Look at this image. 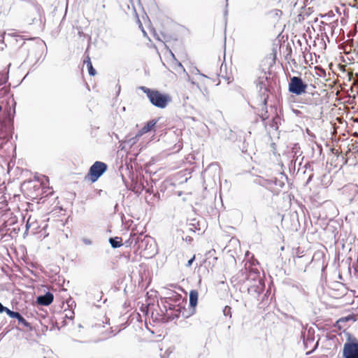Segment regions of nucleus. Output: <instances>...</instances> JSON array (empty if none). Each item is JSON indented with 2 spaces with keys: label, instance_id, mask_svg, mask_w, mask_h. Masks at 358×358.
<instances>
[{
  "label": "nucleus",
  "instance_id": "nucleus-1",
  "mask_svg": "<svg viewBox=\"0 0 358 358\" xmlns=\"http://www.w3.org/2000/svg\"><path fill=\"white\" fill-rule=\"evenodd\" d=\"M268 99V95L265 92L261 93V91H255V94L252 96L251 100L248 102L251 107L254 108H258L261 107L259 110V113L258 114L262 120L264 122L268 118L267 115V100Z\"/></svg>",
  "mask_w": 358,
  "mask_h": 358
},
{
  "label": "nucleus",
  "instance_id": "nucleus-2",
  "mask_svg": "<svg viewBox=\"0 0 358 358\" xmlns=\"http://www.w3.org/2000/svg\"><path fill=\"white\" fill-rule=\"evenodd\" d=\"M146 93L150 103L159 108H164L171 101V97L167 94H162L160 91H143Z\"/></svg>",
  "mask_w": 358,
  "mask_h": 358
},
{
  "label": "nucleus",
  "instance_id": "nucleus-3",
  "mask_svg": "<svg viewBox=\"0 0 358 358\" xmlns=\"http://www.w3.org/2000/svg\"><path fill=\"white\" fill-rule=\"evenodd\" d=\"M106 163L96 161L90 168L88 176L92 182H95L107 171Z\"/></svg>",
  "mask_w": 358,
  "mask_h": 358
},
{
  "label": "nucleus",
  "instance_id": "nucleus-4",
  "mask_svg": "<svg viewBox=\"0 0 358 358\" xmlns=\"http://www.w3.org/2000/svg\"><path fill=\"white\" fill-rule=\"evenodd\" d=\"M271 80L268 73L264 71H259L257 78L255 80V84L259 90H269L273 88L271 86Z\"/></svg>",
  "mask_w": 358,
  "mask_h": 358
},
{
  "label": "nucleus",
  "instance_id": "nucleus-5",
  "mask_svg": "<svg viewBox=\"0 0 358 358\" xmlns=\"http://www.w3.org/2000/svg\"><path fill=\"white\" fill-rule=\"evenodd\" d=\"M247 287L248 293L258 301L260 300L259 297L265 287L264 281L257 280L255 283H248Z\"/></svg>",
  "mask_w": 358,
  "mask_h": 358
},
{
  "label": "nucleus",
  "instance_id": "nucleus-6",
  "mask_svg": "<svg viewBox=\"0 0 358 358\" xmlns=\"http://www.w3.org/2000/svg\"><path fill=\"white\" fill-rule=\"evenodd\" d=\"M343 358H358V341L347 342L343 350Z\"/></svg>",
  "mask_w": 358,
  "mask_h": 358
},
{
  "label": "nucleus",
  "instance_id": "nucleus-7",
  "mask_svg": "<svg viewBox=\"0 0 358 358\" xmlns=\"http://www.w3.org/2000/svg\"><path fill=\"white\" fill-rule=\"evenodd\" d=\"M173 308L174 309L173 311H172L171 313H169L167 310L166 313L164 314V319L166 320V322L172 321L175 319H178L180 317V313H182V317L185 318L189 316V315L185 314L186 310L185 309V308L180 305L173 306Z\"/></svg>",
  "mask_w": 358,
  "mask_h": 358
},
{
  "label": "nucleus",
  "instance_id": "nucleus-8",
  "mask_svg": "<svg viewBox=\"0 0 358 358\" xmlns=\"http://www.w3.org/2000/svg\"><path fill=\"white\" fill-rule=\"evenodd\" d=\"M308 87L307 84L298 76H293L290 78L288 90H306Z\"/></svg>",
  "mask_w": 358,
  "mask_h": 358
},
{
  "label": "nucleus",
  "instance_id": "nucleus-9",
  "mask_svg": "<svg viewBox=\"0 0 358 358\" xmlns=\"http://www.w3.org/2000/svg\"><path fill=\"white\" fill-rule=\"evenodd\" d=\"M87 294L88 295L89 299L99 301L102 298L103 292L99 286L93 285L88 288Z\"/></svg>",
  "mask_w": 358,
  "mask_h": 358
},
{
  "label": "nucleus",
  "instance_id": "nucleus-10",
  "mask_svg": "<svg viewBox=\"0 0 358 358\" xmlns=\"http://www.w3.org/2000/svg\"><path fill=\"white\" fill-rule=\"evenodd\" d=\"M53 299V294L51 292H48L45 294L37 296L36 303L41 306H47L52 303Z\"/></svg>",
  "mask_w": 358,
  "mask_h": 358
},
{
  "label": "nucleus",
  "instance_id": "nucleus-11",
  "mask_svg": "<svg viewBox=\"0 0 358 358\" xmlns=\"http://www.w3.org/2000/svg\"><path fill=\"white\" fill-rule=\"evenodd\" d=\"M263 280L260 276V273L257 269H251L249 271L246 278V283H255V281Z\"/></svg>",
  "mask_w": 358,
  "mask_h": 358
},
{
  "label": "nucleus",
  "instance_id": "nucleus-12",
  "mask_svg": "<svg viewBox=\"0 0 358 358\" xmlns=\"http://www.w3.org/2000/svg\"><path fill=\"white\" fill-rule=\"evenodd\" d=\"M195 71L196 72V78L194 79L197 82L196 85L198 88L200 89L201 87H203L204 86L199 85V82L206 83V82L210 81V79L205 75L200 73L199 71L197 69H195Z\"/></svg>",
  "mask_w": 358,
  "mask_h": 358
},
{
  "label": "nucleus",
  "instance_id": "nucleus-13",
  "mask_svg": "<svg viewBox=\"0 0 358 358\" xmlns=\"http://www.w3.org/2000/svg\"><path fill=\"white\" fill-rule=\"evenodd\" d=\"M198 292L195 289H192L189 292V306L193 308V312L198 302Z\"/></svg>",
  "mask_w": 358,
  "mask_h": 358
},
{
  "label": "nucleus",
  "instance_id": "nucleus-14",
  "mask_svg": "<svg viewBox=\"0 0 358 358\" xmlns=\"http://www.w3.org/2000/svg\"><path fill=\"white\" fill-rule=\"evenodd\" d=\"M157 122V120L153 119L150 121H148L145 126L141 129V134H145L148 133L153 129L155 124Z\"/></svg>",
  "mask_w": 358,
  "mask_h": 358
},
{
  "label": "nucleus",
  "instance_id": "nucleus-15",
  "mask_svg": "<svg viewBox=\"0 0 358 358\" xmlns=\"http://www.w3.org/2000/svg\"><path fill=\"white\" fill-rule=\"evenodd\" d=\"M111 247L114 249L118 248L122 245V238L120 237H111L108 240Z\"/></svg>",
  "mask_w": 358,
  "mask_h": 358
},
{
  "label": "nucleus",
  "instance_id": "nucleus-16",
  "mask_svg": "<svg viewBox=\"0 0 358 358\" xmlns=\"http://www.w3.org/2000/svg\"><path fill=\"white\" fill-rule=\"evenodd\" d=\"M301 336L303 337V345L306 349L308 348L315 341L313 336L308 335L306 338L305 334L302 333Z\"/></svg>",
  "mask_w": 358,
  "mask_h": 358
},
{
  "label": "nucleus",
  "instance_id": "nucleus-17",
  "mask_svg": "<svg viewBox=\"0 0 358 358\" xmlns=\"http://www.w3.org/2000/svg\"><path fill=\"white\" fill-rule=\"evenodd\" d=\"M150 241L151 240L150 238H147V237L144 236L143 238L141 241V242L138 245V248L144 249L145 250H146L148 249L147 247Z\"/></svg>",
  "mask_w": 358,
  "mask_h": 358
},
{
  "label": "nucleus",
  "instance_id": "nucleus-18",
  "mask_svg": "<svg viewBox=\"0 0 358 358\" xmlns=\"http://www.w3.org/2000/svg\"><path fill=\"white\" fill-rule=\"evenodd\" d=\"M143 238V235H136V234H131L129 241H131V243H134L135 245H138L141 241Z\"/></svg>",
  "mask_w": 358,
  "mask_h": 358
},
{
  "label": "nucleus",
  "instance_id": "nucleus-19",
  "mask_svg": "<svg viewBox=\"0 0 358 358\" xmlns=\"http://www.w3.org/2000/svg\"><path fill=\"white\" fill-rule=\"evenodd\" d=\"M268 185H274L275 186H278L279 187H282L284 186V182L277 178H272L271 180H267Z\"/></svg>",
  "mask_w": 358,
  "mask_h": 358
},
{
  "label": "nucleus",
  "instance_id": "nucleus-20",
  "mask_svg": "<svg viewBox=\"0 0 358 358\" xmlns=\"http://www.w3.org/2000/svg\"><path fill=\"white\" fill-rule=\"evenodd\" d=\"M17 320L18 323L20 324H22V326L25 327H28L31 329V324L29 322H28L22 315L20 313H19V316H17L15 318Z\"/></svg>",
  "mask_w": 358,
  "mask_h": 358
},
{
  "label": "nucleus",
  "instance_id": "nucleus-21",
  "mask_svg": "<svg viewBox=\"0 0 358 358\" xmlns=\"http://www.w3.org/2000/svg\"><path fill=\"white\" fill-rule=\"evenodd\" d=\"M85 63L87 64V67L88 69V72H89V74L90 76H94L96 74V71L95 69L93 68L92 66V62H90V57H87V61H85Z\"/></svg>",
  "mask_w": 358,
  "mask_h": 358
},
{
  "label": "nucleus",
  "instance_id": "nucleus-22",
  "mask_svg": "<svg viewBox=\"0 0 358 358\" xmlns=\"http://www.w3.org/2000/svg\"><path fill=\"white\" fill-rule=\"evenodd\" d=\"M279 120H280V117L278 116L274 117L272 119V121L270 124L271 127L274 129H278V124Z\"/></svg>",
  "mask_w": 358,
  "mask_h": 358
},
{
  "label": "nucleus",
  "instance_id": "nucleus-23",
  "mask_svg": "<svg viewBox=\"0 0 358 358\" xmlns=\"http://www.w3.org/2000/svg\"><path fill=\"white\" fill-rule=\"evenodd\" d=\"M5 313L11 318H16L17 316H19V312L13 311L10 310L8 308H6Z\"/></svg>",
  "mask_w": 358,
  "mask_h": 358
},
{
  "label": "nucleus",
  "instance_id": "nucleus-24",
  "mask_svg": "<svg viewBox=\"0 0 358 358\" xmlns=\"http://www.w3.org/2000/svg\"><path fill=\"white\" fill-rule=\"evenodd\" d=\"M223 312H224V315H226V316L229 315L230 317L231 316V308L229 306H225Z\"/></svg>",
  "mask_w": 358,
  "mask_h": 358
},
{
  "label": "nucleus",
  "instance_id": "nucleus-25",
  "mask_svg": "<svg viewBox=\"0 0 358 358\" xmlns=\"http://www.w3.org/2000/svg\"><path fill=\"white\" fill-rule=\"evenodd\" d=\"M173 306H175L174 304L169 303H167V306H165L166 312L168 310L169 313H171L174 310L173 308Z\"/></svg>",
  "mask_w": 358,
  "mask_h": 358
},
{
  "label": "nucleus",
  "instance_id": "nucleus-26",
  "mask_svg": "<svg viewBox=\"0 0 358 358\" xmlns=\"http://www.w3.org/2000/svg\"><path fill=\"white\" fill-rule=\"evenodd\" d=\"M191 225H192L195 229H200L199 227H197L196 225H199V222L196 221V219L192 220V222L190 223Z\"/></svg>",
  "mask_w": 358,
  "mask_h": 358
},
{
  "label": "nucleus",
  "instance_id": "nucleus-27",
  "mask_svg": "<svg viewBox=\"0 0 358 358\" xmlns=\"http://www.w3.org/2000/svg\"><path fill=\"white\" fill-rule=\"evenodd\" d=\"M82 241L83 243L85 244V245H92V241L89 239V238H83L82 239Z\"/></svg>",
  "mask_w": 358,
  "mask_h": 358
},
{
  "label": "nucleus",
  "instance_id": "nucleus-28",
  "mask_svg": "<svg viewBox=\"0 0 358 358\" xmlns=\"http://www.w3.org/2000/svg\"><path fill=\"white\" fill-rule=\"evenodd\" d=\"M195 259V255H194L190 259L188 260L187 263L186 264L187 267H190L194 262Z\"/></svg>",
  "mask_w": 358,
  "mask_h": 358
},
{
  "label": "nucleus",
  "instance_id": "nucleus-29",
  "mask_svg": "<svg viewBox=\"0 0 358 358\" xmlns=\"http://www.w3.org/2000/svg\"><path fill=\"white\" fill-rule=\"evenodd\" d=\"M293 94H294L296 96L301 95L304 93H306L307 91H290Z\"/></svg>",
  "mask_w": 358,
  "mask_h": 358
},
{
  "label": "nucleus",
  "instance_id": "nucleus-30",
  "mask_svg": "<svg viewBox=\"0 0 358 358\" xmlns=\"http://www.w3.org/2000/svg\"><path fill=\"white\" fill-rule=\"evenodd\" d=\"M6 308L7 307L3 306V304L0 302V313H4Z\"/></svg>",
  "mask_w": 358,
  "mask_h": 358
},
{
  "label": "nucleus",
  "instance_id": "nucleus-31",
  "mask_svg": "<svg viewBox=\"0 0 358 358\" xmlns=\"http://www.w3.org/2000/svg\"><path fill=\"white\" fill-rule=\"evenodd\" d=\"M30 220H31V218L29 217V218L28 219V220H27V223H26V226H25V227H26V230H27H27L31 227V222H30Z\"/></svg>",
  "mask_w": 358,
  "mask_h": 358
},
{
  "label": "nucleus",
  "instance_id": "nucleus-32",
  "mask_svg": "<svg viewBox=\"0 0 358 358\" xmlns=\"http://www.w3.org/2000/svg\"><path fill=\"white\" fill-rule=\"evenodd\" d=\"M317 345H318V341L314 345V347L313 348V349L310 352H307L306 354L310 355L317 348Z\"/></svg>",
  "mask_w": 358,
  "mask_h": 358
},
{
  "label": "nucleus",
  "instance_id": "nucleus-33",
  "mask_svg": "<svg viewBox=\"0 0 358 358\" xmlns=\"http://www.w3.org/2000/svg\"><path fill=\"white\" fill-rule=\"evenodd\" d=\"M138 90H150V89H149V88H147V87H143V86H142V87H138Z\"/></svg>",
  "mask_w": 358,
  "mask_h": 358
},
{
  "label": "nucleus",
  "instance_id": "nucleus-34",
  "mask_svg": "<svg viewBox=\"0 0 358 358\" xmlns=\"http://www.w3.org/2000/svg\"><path fill=\"white\" fill-rule=\"evenodd\" d=\"M312 178H313V175H310L307 180V183H308L311 180H312Z\"/></svg>",
  "mask_w": 358,
  "mask_h": 358
},
{
  "label": "nucleus",
  "instance_id": "nucleus-35",
  "mask_svg": "<svg viewBox=\"0 0 358 358\" xmlns=\"http://www.w3.org/2000/svg\"><path fill=\"white\" fill-rule=\"evenodd\" d=\"M266 294H264V295H263L262 298L261 299V301H264V298H266Z\"/></svg>",
  "mask_w": 358,
  "mask_h": 358
},
{
  "label": "nucleus",
  "instance_id": "nucleus-36",
  "mask_svg": "<svg viewBox=\"0 0 358 358\" xmlns=\"http://www.w3.org/2000/svg\"><path fill=\"white\" fill-rule=\"evenodd\" d=\"M224 16H227V14H228V10H227V9H226V10H224Z\"/></svg>",
  "mask_w": 358,
  "mask_h": 358
},
{
  "label": "nucleus",
  "instance_id": "nucleus-37",
  "mask_svg": "<svg viewBox=\"0 0 358 358\" xmlns=\"http://www.w3.org/2000/svg\"><path fill=\"white\" fill-rule=\"evenodd\" d=\"M0 90H6V86H3V87H1Z\"/></svg>",
  "mask_w": 358,
  "mask_h": 358
},
{
  "label": "nucleus",
  "instance_id": "nucleus-38",
  "mask_svg": "<svg viewBox=\"0 0 358 358\" xmlns=\"http://www.w3.org/2000/svg\"><path fill=\"white\" fill-rule=\"evenodd\" d=\"M120 90H118V91L117 92V93H116V95H117V96H118V95H119V94H120Z\"/></svg>",
  "mask_w": 358,
  "mask_h": 358
},
{
  "label": "nucleus",
  "instance_id": "nucleus-39",
  "mask_svg": "<svg viewBox=\"0 0 358 358\" xmlns=\"http://www.w3.org/2000/svg\"><path fill=\"white\" fill-rule=\"evenodd\" d=\"M9 127H10V129H13V123H10Z\"/></svg>",
  "mask_w": 358,
  "mask_h": 358
},
{
  "label": "nucleus",
  "instance_id": "nucleus-40",
  "mask_svg": "<svg viewBox=\"0 0 358 358\" xmlns=\"http://www.w3.org/2000/svg\"><path fill=\"white\" fill-rule=\"evenodd\" d=\"M292 100H293L294 101H296V99H295V98H294V96H292Z\"/></svg>",
  "mask_w": 358,
  "mask_h": 358
},
{
  "label": "nucleus",
  "instance_id": "nucleus-41",
  "mask_svg": "<svg viewBox=\"0 0 358 358\" xmlns=\"http://www.w3.org/2000/svg\"><path fill=\"white\" fill-rule=\"evenodd\" d=\"M341 92V91L336 90V95H338V92Z\"/></svg>",
  "mask_w": 358,
  "mask_h": 358
},
{
  "label": "nucleus",
  "instance_id": "nucleus-42",
  "mask_svg": "<svg viewBox=\"0 0 358 358\" xmlns=\"http://www.w3.org/2000/svg\"><path fill=\"white\" fill-rule=\"evenodd\" d=\"M2 130V125L0 124V131Z\"/></svg>",
  "mask_w": 358,
  "mask_h": 358
},
{
  "label": "nucleus",
  "instance_id": "nucleus-43",
  "mask_svg": "<svg viewBox=\"0 0 358 358\" xmlns=\"http://www.w3.org/2000/svg\"><path fill=\"white\" fill-rule=\"evenodd\" d=\"M212 166H213V164H210V165L208 166V168H210V167H212Z\"/></svg>",
  "mask_w": 358,
  "mask_h": 358
},
{
  "label": "nucleus",
  "instance_id": "nucleus-44",
  "mask_svg": "<svg viewBox=\"0 0 358 358\" xmlns=\"http://www.w3.org/2000/svg\"><path fill=\"white\" fill-rule=\"evenodd\" d=\"M1 108H1V106H0V111L1 110Z\"/></svg>",
  "mask_w": 358,
  "mask_h": 358
},
{
  "label": "nucleus",
  "instance_id": "nucleus-45",
  "mask_svg": "<svg viewBox=\"0 0 358 358\" xmlns=\"http://www.w3.org/2000/svg\"><path fill=\"white\" fill-rule=\"evenodd\" d=\"M44 358H46V357H44Z\"/></svg>",
  "mask_w": 358,
  "mask_h": 358
}]
</instances>
